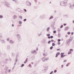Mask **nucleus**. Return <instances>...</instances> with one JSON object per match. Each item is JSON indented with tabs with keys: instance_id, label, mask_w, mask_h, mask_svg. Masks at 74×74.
I'll return each instance as SVG.
<instances>
[{
	"instance_id": "obj_1",
	"label": "nucleus",
	"mask_w": 74,
	"mask_h": 74,
	"mask_svg": "<svg viewBox=\"0 0 74 74\" xmlns=\"http://www.w3.org/2000/svg\"><path fill=\"white\" fill-rule=\"evenodd\" d=\"M62 3H60V5L62 6H67V1L65 0L61 2Z\"/></svg>"
},
{
	"instance_id": "obj_2",
	"label": "nucleus",
	"mask_w": 74,
	"mask_h": 74,
	"mask_svg": "<svg viewBox=\"0 0 74 74\" xmlns=\"http://www.w3.org/2000/svg\"><path fill=\"white\" fill-rule=\"evenodd\" d=\"M42 60L43 62H45L47 60H49V58H46L45 57H44L42 58Z\"/></svg>"
},
{
	"instance_id": "obj_3",
	"label": "nucleus",
	"mask_w": 74,
	"mask_h": 74,
	"mask_svg": "<svg viewBox=\"0 0 74 74\" xmlns=\"http://www.w3.org/2000/svg\"><path fill=\"white\" fill-rule=\"evenodd\" d=\"M45 16H46V15H45L43 14L42 15L40 16V18L41 19H44L45 18Z\"/></svg>"
},
{
	"instance_id": "obj_4",
	"label": "nucleus",
	"mask_w": 74,
	"mask_h": 74,
	"mask_svg": "<svg viewBox=\"0 0 74 74\" xmlns=\"http://www.w3.org/2000/svg\"><path fill=\"white\" fill-rule=\"evenodd\" d=\"M70 42L67 40L66 41V45H67V46L69 45H70Z\"/></svg>"
},
{
	"instance_id": "obj_5",
	"label": "nucleus",
	"mask_w": 74,
	"mask_h": 74,
	"mask_svg": "<svg viewBox=\"0 0 74 74\" xmlns=\"http://www.w3.org/2000/svg\"><path fill=\"white\" fill-rule=\"evenodd\" d=\"M54 26L55 24L53 23L51 24V27H52L53 30H55V28L54 27Z\"/></svg>"
},
{
	"instance_id": "obj_6",
	"label": "nucleus",
	"mask_w": 74,
	"mask_h": 74,
	"mask_svg": "<svg viewBox=\"0 0 74 74\" xmlns=\"http://www.w3.org/2000/svg\"><path fill=\"white\" fill-rule=\"evenodd\" d=\"M43 43L44 44H47V40L45 39H43Z\"/></svg>"
},
{
	"instance_id": "obj_7",
	"label": "nucleus",
	"mask_w": 74,
	"mask_h": 74,
	"mask_svg": "<svg viewBox=\"0 0 74 74\" xmlns=\"http://www.w3.org/2000/svg\"><path fill=\"white\" fill-rule=\"evenodd\" d=\"M35 59V56H33L31 58V60H33Z\"/></svg>"
},
{
	"instance_id": "obj_8",
	"label": "nucleus",
	"mask_w": 74,
	"mask_h": 74,
	"mask_svg": "<svg viewBox=\"0 0 74 74\" xmlns=\"http://www.w3.org/2000/svg\"><path fill=\"white\" fill-rule=\"evenodd\" d=\"M69 29V27H66L64 28V29L65 31H66L67 30H68Z\"/></svg>"
},
{
	"instance_id": "obj_9",
	"label": "nucleus",
	"mask_w": 74,
	"mask_h": 74,
	"mask_svg": "<svg viewBox=\"0 0 74 74\" xmlns=\"http://www.w3.org/2000/svg\"><path fill=\"white\" fill-rule=\"evenodd\" d=\"M69 7L71 9H73V6L71 5V4H70L69 5Z\"/></svg>"
},
{
	"instance_id": "obj_10",
	"label": "nucleus",
	"mask_w": 74,
	"mask_h": 74,
	"mask_svg": "<svg viewBox=\"0 0 74 74\" xmlns=\"http://www.w3.org/2000/svg\"><path fill=\"white\" fill-rule=\"evenodd\" d=\"M49 30H50V27H49L47 28L46 30L47 32H49Z\"/></svg>"
},
{
	"instance_id": "obj_11",
	"label": "nucleus",
	"mask_w": 74,
	"mask_h": 74,
	"mask_svg": "<svg viewBox=\"0 0 74 74\" xmlns=\"http://www.w3.org/2000/svg\"><path fill=\"white\" fill-rule=\"evenodd\" d=\"M32 5V4L31 3H30V2H28V5L29 6H31V5Z\"/></svg>"
},
{
	"instance_id": "obj_12",
	"label": "nucleus",
	"mask_w": 74,
	"mask_h": 74,
	"mask_svg": "<svg viewBox=\"0 0 74 74\" xmlns=\"http://www.w3.org/2000/svg\"><path fill=\"white\" fill-rule=\"evenodd\" d=\"M53 16H51L49 18V19H53Z\"/></svg>"
},
{
	"instance_id": "obj_13",
	"label": "nucleus",
	"mask_w": 74,
	"mask_h": 74,
	"mask_svg": "<svg viewBox=\"0 0 74 74\" xmlns=\"http://www.w3.org/2000/svg\"><path fill=\"white\" fill-rule=\"evenodd\" d=\"M31 53H36V51L35 50L32 51L31 52Z\"/></svg>"
},
{
	"instance_id": "obj_14",
	"label": "nucleus",
	"mask_w": 74,
	"mask_h": 74,
	"mask_svg": "<svg viewBox=\"0 0 74 74\" xmlns=\"http://www.w3.org/2000/svg\"><path fill=\"white\" fill-rule=\"evenodd\" d=\"M55 46V43H52V46H53V47H54V46Z\"/></svg>"
},
{
	"instance_id": "obj_15",
	"label": "nucleus",
	"mask_w": 74,
	"mask_h": 74,
	"mask_svg": "<svg viewBox=\"0 0 74 74\" xmlns=\"http://www.w3.org/2000/svg\"><path fill=\"white\" fill-rule=\"evenodd\" d=\"M64 16H66V18H67V17H69V15H68L65 14L64 15Z\"/></svg>"
},
{
	"instance_id": "obj_16",
	"label": "nucleus",
	"mask_w": 74,
	"mask_h": 74,
	"mask_svg": "<svg viewBox=\"0 0 74 74\" xmlns=\"http://www.w3.org/2000/svg\"><path fill=\"white\" fill-rule=\"evenodd\" d=\"M27 60H28V59L27 58L26 59V60L24 62V63H26V62H27Z\"/></svg>"
},
{
	"instance_id": "obj_17",
	"label": "nucleus",
	"mask_w": 74,
	"mask_h": 74,
	"mask_svg": "<svg viewBox=\"0 0 74 74\" xmlns=\"http://www.w3.org/2000/svg\"><path fill=\"white\" fill-rule=\"evenodd\" d=\"M69 51L71 52H73V49H71L69 50Z\"/></svg>"
},
{
	"instance_id": "obj_18",
	"label": "nucleus",
	"mask_w": 74,
	"mask_h": 74,
	"mask_svg": "<svg viewBox=\"0 0 74 74\" xmlns=\"http://www.w3.org/2000/svg\"><path fill=\"white\" fill-rule=\"evenodd\" d=\"M71 53L72 52L71 51H69L68 53V54L69 55V54H71Z\"/></svg>"
},
{
	"instance_id": "obj_19",
	"label": "nucleus",
	"mask_w": 74,
	"mask_h": 74,
	"mask_svg": "<svg viewBox=\"0 0 74 74\" xmlns=\"http://www.w3.org/2000/svg\"><path fill=\"white\" fill-rule=\"evenodd\" d=\"M48 69V67H47L45 68V70H47V69Z\"/></svg>"
},
{
	"instance_id": "obj_20",
	"label": "nucleus",
	"mask_w": 74,
	"mask_h": 74,
	"mask_svg": "<svg viewBox=\"0 0 74 74\" xmlns=\"http://www.w3.org/2000/svg\"><path fill=\"white\" fill-rule=\"evenodd\" d=\"M50 49H51V50H52V49H53V46H51L50 48Z\"/></svg>"
},
{
	"instance_id": "obj_21",
	"label": "nucleus",
	"mask_w": 74,
	"mask_h": 74,
	"mask_svg": "<svg viewBox=\"0 0 74 74\" xmlns=\"http://www.w3.org/2000/svg\"><path fill=\"white\" fill-rule=\"evenodd\" d=\"M47 36L48 37H49V36H50V34H47Z\"/></svg>"
},
{
	"instance_id": "obj_22",
	"label": "nucleus",
	"mask_w": 74,
	"mask_h": 74,
	"mask_svg": "<svg viewBox=\"0 0 74 74\" xmlns=\"http://www.w3.org/2000/svg\"><path fill=\"white\" fill-rule=\"evenodd\" d=\"M69 64H70V63H68V64L66 65V67H68V66H69Z\"/></svg>"
},
{
	"instance_id": "obj_23",
	"label": "nucleus",
	"mask_w": 74,
	"mask_h": 74,
	"mask_svg": "<svg viewBox=\"0 0 74 74\" xmlns=\"http://www.w3.org/2000/svg\"><path fill=\"white\" fill-rule=\"evenodd\" d=\"M56 55H60V53L58 52H57L56 54Z\"/></svg>"
},
{
	"instance_id": "obj_24",
	"label": "nucleus",
	"mask_w": 74,
	"mask_h": 74,
	"mask_svg": "<svg viewBox=\"0 0 74 74\" xmlns=\"http://www.w3.org/2000/svg\"><path fill=\"white\" fill-rule=\"evenodd\" d=\"M43 56L45 57L47 56V55H46V54H45V53H43Z\"/></svg>"
},
{
	"instance_id": "obj_25",
	"label": "nucleus",
	"mask_w": 74,
	"mask_h": 74,
	"mask_svg": "<svg viewBox=\"0 0 74 74\" xmlns=\"http://www.w3.org/2000/svg\"><path fill=\"white\" fill-rule=\"evenodd\" d=\"M61 57L62 58H64V55H61Z\"/></svg>"
},
{
	"instance_id": "obj_26",
	"label": "nucleus",
	"mask_w": 74,
	"mask_h": 74,
	"mask_svg": "<svg viewBox=\"0 0 74 74\" xmlns=\"http://www.w3.org/2000/svg\"><path fill=\"white\" fill-rule=\"evenodd\" d=\"M48 44H50V43H51V40H49L48 42H47Z\"/></svg>"
},
{
	"instance_id": "obj_27",
	"label": "nucleus",
	"mask_w": 74,
	"mask_h": 74,
	"mask_svg": "<svg viewBox=\"0 0 74 74\" xmlns=\"http://www.w3.org/2000/svg\"><path fill=\"white\" fill-rule=\"evenodd\" d=\"M63 27V25H62L60 26V28H62Z\"/></svg>"
},
{
	"instance_id": "obj_28",
	"label": "nucleus",
	"mask_w": 74,
	"mask_h": 74,
	"mask_svg": "<svg viewBox=\"0 0 74 74\" xmlns=\"http://www.w3.org/2000/svg\"><path fill=\"white\" fill-rule=\"evenodd\" d=\"M67 34H71V32H67Z\"/></svg>"
},
{
	"instance_id": "obj_29",
	"label": "nucleus",
	"mask_w": 74,
	"mask_h": 74,
	"mask_svg": "<svg viewBox=\"0 0 74 74\" xmlns=\"http://www.w3.org/2000/svg\"><path fill=\"white\" fill-rule=\"evenodd\" d=\"M53 33H56V30H54L53 31Z\"/></svg>"
},
{
	"instance_id": "obj_30",
	"label": "nucleus",
	"mask_w": 74,
	"mask_h": 74,
	"mask_svg": "<svg viewBox=\"0 0 74 74\" xmlns=\"http://www.w3.org/2000/svg\"><path fill=\"white\" fill-rule=\"evenodd\" d=\"M68 40H69V41L70 42H71V41L72 40H71V39H67Z\"/></svg>"
},
{
	"instance_id": "obj_31",
	"label": "nucleus",
	"mask_w": 74,
	"mask_h": 74,
	"mask_svg": "<svg viewBox=\"0 0 74 74\" xmlns=\"http://www.w3.org/2000/svg\"><path fill=\"white\" fill-rule=\"evenodd\" d=\"M53 38V36H50V38Z\"/></svg>"
},
{
	"instance_id": "obj_32",
	"label": "nucleus",
	"mask_w": 74,
	"mask_h": 74,
	"mask_svg": "<svg viewBox=\"0 0 74 74\" xmlns=\"http://www.w3.org/2000/svg\"><path fill=\"white\" fill-rule=\"evenodd\" d=\"M60 41H61V40H60V39H59L58 40V42H60Z\"/></svg>"
},
{
	"instance_id": "obj_33",
	"label": "nucleus",
	"mask_w": 74,
	"mask_h": 74,
	"mask_svg": "<svg viewBox=\"0 0 74 74\" xmlns=\"http://www.w3.org/2000/svg\"><path fill=\"white\" fill-rule=\"evenodd\" d=\"M29 66L30 67V68H31V67H32V65H31V64H29Z\"/></svg>"
},
{
	"instance_id": "obj_34",
	"label": "nucleus",
	"mask_w": 74,
	"mask_h": 74,
	"mask_svg": "<svg viewBox=\"0 0 74 74\" xmlns=\"http://www.w3.org/2000/svg\"><path fill=\"white\" fill-rule=\"evenodd\" d=\"M53 73V71H51L50 73V74H52V73Z\"/></svg>"
},
{
	"instance_id": "obj_35",
	"label": "nucleus",
	"mask_w": 74,
	"mask_h": 74,
	"mask_svg": "<svg viewBox=\"0 0 74 74\" xmlns=\"http://www.w3.org/2000/svg\"><path fill=\"white\" fill-rule=\"evenodd\" d=\"M54 13H56V12H57V11H56V10H55L54 11Z\"/></svg>"
},
{
	"instance_id": "obj_36",
	"label": "nucleus",
	"mask_w": 74,
	"mask_h": 74,
	"mask_svg": "<svg viewBox=\"0 0 74 74\" xmlns=\"http://www.w3.org/2000/svg\"><path fill=\"white\" fill-rule=\"evenodd\" d=\"M56 72H57V70H55L54 71V73H56Z\"/></svg>"
},
{
	"instance_id": "obj_37",
	"label": "nucleus",
	"mask_w": 74,
	"mask_h": 74,
	"mask_svg": "<svg viewBox=\"0 0 74 74\" xmlns=\"http://www.w3.org/2000/svg\"><path fill=\"white\" fill-rule=\"evenodd\" d=\"M58 37H60V34H58Z\"/></svg>"
},
{
	"instance_id": "obj_38",
	"label": "nucleus",
	"mask_w": 74,
	"mask_h": 74,
	"mask_svg": "<svg viewBox=\"0 0 74 74\" xmlns=\"http://www.w3.org/2000/svg\"><path fill=\"white\" fill-rule=\"evenodd\" d=\"M71 40V41H72V40H73V37H70V38Z\"/></svg>"
},
{
	"instance_id": "obj_39",
	"label": "nucleus",
	"mask_w": 74,
	"mask_h": 74,
	"mask_svg": "<svg viewBox=\"0 0 74 74\" xmlns=\"http://www.w3.org/2000/svg\"><path fill=\"white\" fill-rule=\"evenodd\" d=\"M58 45H60V42H58Z\"/></svg>"
},
{
	"instance_id": "obj_40",
	"label": "nucleus",
	"mask_w": 74,
	"mask_h": 74,
	"mask_svg": "<svg viewBox=\"0 0 74 74\" xmlns=\"http://www.w3.org/2000/svg\"><path fill=\"white\" fill-rule=\"evenodd\" d=\"M51 42H54V40L53 39H52L51 40Z\"/></svg>"
},
{
	"instance_id": "obj_41",
	"label": "nucleus",
	"mask_w": 74,
	"mask_h": 74,
	"mask_svg": "<svg viewBox=\"0 0 74 74\" xmlns=\"http://www.w3.org/2000/svg\"><path fill=\"white\" fill-rule=\"evenodd\" d=\"M63 25H64V26H66V25H67V24H66V23H64V24H63Z\"/></svg>"
},
{
	"instance_id": "obj_42",
	"label": "nucleus",
	"mask_w": 74,
	"mask_h": 74,
	"mask_svg": "<svg viewBox=\"0 0 74 74\" xmlns=\"http://www.w3.org/2000/svg\"><path fill=\"white\" fill-rule=\"evenodd\" d=\"M19 17L20 18H21V19H22V16H20Z\"/></svg>"
},
{
	"instance_id": "obj_43",
	"label": "nucleus",
	"mask_w": 74,
	"mask_h": 74,
	"mask_svg": "<svg viewBox=\"0 0 74 74\" xmlns=\"http://www.w3.org/2000/svg\"><path fill=\"white\" fill-rule=\"evenodd\" d=\"M61 55H64V53H61Z\"/></svg>"
},
{
	"instance_id": "obj_44",
	"label": "nucleus",
	"mask_w": 74,
	"mask_h": 74,
	"mask_svg": "<svg viewBox=\"0 0 74 74\" xmlns=\"http://www.w3.org/2000/svg\"><path fill=\"white\" fill-rule=\"evenodd\" d=\"M71 35H73V34H74V32H72L71 33Z\"/></svg>"
},
{
	"instance_id": "obj_45",
	"label": "nucleus",
	"mask_w": 74,
	"mask_h": 74,
	"mask_svg": "<svg viewBox=\"0 0 74 74\" xmlns=\"http://www.w3.org/2000/svg\"><path fill=\"white\" fill-rule=\"evenodd\" d=\"M3 18V16L1 15L0 16V18Z\"/></svg>"
},
{
	"instance_id": "obj_46",
	"label": "nucleus",
	"mask_w": 74,
	"mask_h": 74,
	"mask_svg": "<svg viewBox=\"0 0 74 74\" xmlns=\"http://www.w3.org/2000/svg\"><path fill=\"white\" fill-rule=\"evenodd\" d=\"M67 62V60H64V63H65V62Z\"/></svg>"
},
{
	"instance_id": "obj_47",
	"label": "nucleus",
	"mask_w": 74,
	"mask_h": 74,
	"mask_svg": "<svg viewBox=\"0 0 74 74\" xmlns=\"http://www.w3.org/2000/svg\"><path fill=\"white\" fill-rule=\"evenodd\" d=\"M60 49H58L56 50V51H59Z\"/></svg>"
},
{
	"instance_id": "obj_48",
	"label": "nucleus",
	"mask_w": 74,
	"mask_h": 74,
	"mask_svg": "<svg viewBox=\"0 0 74 74\" xmlns=\"http://www.w3.org/2000/svg\"><path fill=\"white\" fill-rule=\"evenodd\" d=\"M40 35H41V34H38V36H40Z\"/></svg>"
},
{
	"instance_id": "obj_49",
	"label": "nucleus",
	"mask_w": 74,
	"mask_h": 74,
	"mask_svg": "<svg viewBox=\"0 0 74 74\" xmlns=\"http://www.w3.org/2000/svg\"><path fill=\"white\" fill-rule=\"evenodd\" d=\"M25 66V65L23 64H22L21 67H23V66Z\"/></svg>"
},
{
	"instance_id": "obj_50",
	"label": "nucleus",
	"mask_w": 74,
	"mask_h": 74,
	"mask_svg": "<svg viewBox=\"0 0 74 74\" xmlns=\"http://www.w3.org/2000/svg\"><path fill=\"white\" fill-rule=\"evenodd\" d=\"M56 58H57V57H58V55H57V54H56Z\"/></svg>"
},
{
	"instance_id": "obj_51",
	"label": "nucleus",
	"mask_w": 74,
	"mask_h": 74,
	"mask_svg": "<svg viewBox=\"0 0 74 74\" xmlns=\"http://www.w3.org/2000/svg\"><path fill=\"white\" fill-rule=\"evenodd\" d=\"M48 39H50V38H51V37L48 36Z\"/></svg>"
},
{
	"instance_id": "obj_52",
	"label": "nucleus",
	"mask_w": 74,
	"mask_h": 74,
	"mask_svg": "<svg viewBox=\"0 0 74 74\" xmlns=\"http://www.w3.org/2000/svg\"><path fill=\"white\" fill-rule=\"evenodd\" d=\"M10 43H12V42H13L11 40L10 41Z\"/></svg>"
},
{
	"instance_id": "obj_53",
	"label": "nucleus",
	"mask_w": 74,
	"mask_h": 74,
	"mask_svg": "<svg viewBox=\"0 0 74 74\" xmlns=\"http://www.w3.org/2000/svg\"><path fill=\"white\" fill-rule=\"evenodd\" d=\"M63 65H61V68H63Z\"/></svg>"
},
{
	"instance_id": "obj_54",
	"label": "nucleus",
	"mask_w": 74,
	"mask_h": 74,
	"mask_svg": "<svg viewBox=\"0 0 74 74\" xmlns=\"http://www.w3.org/2000/svg\"><path fill=\"white\" fill-rule=\"evenodd\" d=\"M58 32H60V29H58Z\"/></svg>"
},
{
	"instance_id": "obj_55",
	"label": "nucleus",
	"mask_w": 74,
	"mask_h": 74,
	"mask_svg": "<svg viewBox=\"0 0 74 74\" xmlns=\"http://www.w3.org/2000/svg\"><path fill=\"white\" fill-rule=\"evenodd\" d=\"M34 1H35L36 3H37V0H34Z\"/></svg>"
},
{
	"instance_id": "obj_56",
	"label": "nucleus",
	"mask_w": 74,
	"mask_h": 74,
	"mask_svg": "<svg viewBox=\"0 0 74 74\" xmlns=\"http://www.w3.org/2000/svg\"><path fill=\"white\" fill-rule=\"evenodd\" d=\"M10 71H11V70H8V72H9V73H10Z\"/></svg>"
},
{
	"instance_id": "obj_57",
	"label": "nucleus",
	"mask_w": 74,
	"mask_h": 74,
	"mask_svg": "<svg viewBox=\"0 0 74 74\" xmlns=\"http://www.w3.org/2000/svg\"><path fill=\"white\" fill-rule=\"evenodd\" d=\"M38 48L36 49V51H38Z\"/></svg>"
},
{
	"instance_id": "obj_58",
	"label": "nucleus",
	"mask_w": 74,
	"mask_h": 74,
	"mask_svg": "<svg viewBox=\"0 0 74 74\" xmlns=\"http://www.w3.org/2000/svg\"><path fill=\"white\" fill-rule=\"evenodd\" d=\"M26 21V19H24V21Z\"/></svg>"
},
{
	"instance_id": "obj_59",
	"label": "nucleus",
	"mask_w": 74,
	"mask_h": 74,
	"mask_svg": "<svg viewBox=\"0 0 74 74\" xmlns=\"http://www.w3.org/2000/svg\"><path fill=\"white\" fill-rule=\"evenodd\" d=\"M73 7H74V3H73Z\"/></svg>"
},
{
	"instance_id": "obj_60",
	"label": "nucleus",
	"mask_w": 74,
	"mask_h": 74,
	"mask_svg": "<svg viewBox=\"0 0 74 74\" xmlns=\"http://www.w3.org/2000/svg\"><path fill=\"white\" fill-rule=\"evenodd\" d=\"M66 37H68V35H67L65 36Z\"/></svg>"
},
{
	"instance_id": "obj_61",
	"label": "nucleus",
	"mask_w": 74,
	"mask_h": 74,
	"mask_svg": "<svg viewBox=\"0 0 74 74\" xmlns=\"http://www.w3.org/2000/svg\"><path fill=\"white\" fill-rule=\"evenodd\" d=\"M24 10L25 11V12H26V10L25 9H24Z\"/></svg>"
},
{
	"instance_id": "obj_62",
	"label": "nucleus",
	"mask_w": 74,
	"mask_h": 74,
	"mask_svg": "<svg viewBox=\"0 0 74 74\" xmlns=\"http://www.w3.org/2000/svg\"><path fill=\"white\" fill-rule=\"evenodd\" d=\"M73 23H74V20H73Z\"/></svg>"
},
{
	"instance_id": "obj_63",
	"label": "nucleus",
	"mask_w": 74,
	"mask_h": 74,
	"mask_svg": "<svg viewBox=\"0 0 74 74\" xmlns=\"http://www.w3.org/2000/svg\"><path fill=\"white\" fill-rule=\"evenodd\" d=\"M32 64H34V63H33V62H32Z\"/></svg>"
},
{
	"instance_id": "obj_64",
	"label": "nucleus",
	"mask_w": 74,
	"mask_h": 74,
	"mask_svg": "<svg viewBox=\"0 0 74 74\" xmlns=\"http://www.w3.org/2000/svg\"><path fill=\"white\" fill-rule=\"evenodd\" d=\"M14 26V25L13 24H12V26L13 27Z\"/></svg>"
}]
</instances>
